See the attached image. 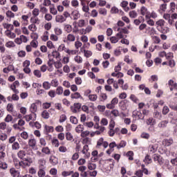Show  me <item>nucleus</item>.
Instances as JSON below:
<instances>
[{
  "mask_svg": "<svg viewBox=\"0 0 177 177\" xmlns=\"http://www.w3.org/2000/svg\"><path fill=\"white\" fill-rule=\"evenodd\" d=\"M82 107V104L80 102H75L73 104V106H71V111L72 113H74L75 114L78 113L80 110H81V108Z\"/></svg>",
  "mask_w": 177,
  "mask_h": 177,
  "instance_id": "obj_1",
  "label": "nucleus"
},
{
  "mask_svg": "<svg viewBox=\"0 0 177 177\" xmlns=\"http://www.w3.org/2000/svg\"><path fill=\"white\" fill-rule=\"evenodd\" d=\"M133 118L135 120H145V115L139 111H133L132 113Z\"/></svg>",
  "mask_w": 177,
  "mask_h": 177,
  "instance_id": "obj_2",
  "label": "nucleus"
},
{
  "mask_svg": "<svg viewBox=\"0 0 177 177\" xmlns=\"http://www.w3.org/2000/svg\"><path fill=\"white\" fill-rule=\"evenodd\" d=\"M10 173L13 177H19L20 176V171L16 170L14 167L10 169Z\"/></svg>",
  "mask_w": 177,
  "mask_h": 177,
  "instance_id": "obj_3",
  "label": "nucleus"
},
{
  "mask_svg": "<svg viewBox=\"0 0 177 177\" xmlns=\"http://www.w3.org/2000/svg\"><path fill=\"white\" fill-rule=\"evenodd\" d=\"M28 146L31 147L32 149H35V147L37 146V140H35V138L29 139Z\"/></svg>",
  "mask_w": 177,
  "mask_h": 177,
  "instance_id": "obj_4",
  "label": "nucleus"
},
{
  "mask_svg": "<svg viewBox=\"0 0 177 177\" xmlns=\"http://www.w3.org/2000/svg\"><path fill=\"white\" fill-rule=\"evenodd\" d=\"M50 162L52 164V165H57V164H59V158H57L56 156H50Z\"/></svg>",
  "mask_w": 177,
  "mask_h": 177,
  "instance_id": "obj_5",
  "label": "nucleus"
},
{
  "mask_svg": "<svg viewBox=\"0 0 177 177\" xmlns=\"http://www.w3.org/2000/svg\"><path fill=\"white\" fill-rule=\"evenodd\" d=\"M158 147L156 145H150L149 146V150L151 154H154L157 151Z\"/></svg>",
  "mask_w": 177,
  "mask_h": 177,
  "instance_id": "obj_6",
  "label": "nucleus"
},
{
  "mask_svg": "<svg viewBox=\"0 0 177 177\" xmlns=\"http://www.w3.org/2000/svg\"><path fill=\"white\" fill-rule=\"evenodd\" d=\"M55 21L57 23H64V21H66V18L63 15H57Z\"/></svg>",
  "mask_w": 177,
  "mask_h": 177,
  "instance_id": "obj_7",
  "label": "nucleus"
},
{
  "mask_svg": "<svg viewBox=\"0 0 177 177\" xmlns=\"http://www.w3.org/2000/svg\"><path fill=\"white\" fill-rule=\"evenodd\" d=\"M39 168H46V160L44 158L39 159L38 161Z\"/></svg>",
  "mask_w": 177,
  "mask_h": 177,
  "instance_id": "obj_8",
  "label": "nucleus"
},
{
  "mask_svg": "<svg viewBox=\"0 0 177 177\" xmlns=\"http://www.w3.org/2000/svg\"><path fill=\"white\" fill-rule=\"evenodd\" d=\"M163 142L165 146L169 147V146L174 144V140L172 138L165 139L164 140Z\"/></svg>",
  "mask_w": 177,
  "mask_h": 177,
  "instance_id": "obj_9",
  "label": "nucleus"
},
{
  "mask_svg": "<svg viewBox=\"0 0 177 177\" xmlns=\"http://www.w3.org/2000/svg\"><path fill=\"white\" fill-rule=\"evenodd\" d=\"M48 67H50V68H53V64H55V62L53 59V58H50V54H48Z\"/></svg>",
  "mask_w": 177,
  "mask_h": 177,
  "instance_id": "obj_10",
  "label": "nucleus"
},
{
  "mask_svg": "<svg viewBox=\"0 0 177 177\" xmlns=\"http://www.w3.org/2000/svg\"><path fill=\"white\" fill-rule=\"evenodd\" d=\"M71 99H83L82 96H81V94L78 92L72 93L71 95Z\"/></svg>",
  "mask_w": 177,
  "mask_h": 177,
  "instance_id": "obj_11",
  "label": "nucleus"
},
{
  "mask_svg": "<svg viewBox=\"0 0 177 177\" xmlns=\"http://www.w3.org/2000/svg\"><path fill=\"white\" fill-rule=\"evenodd\" d=\"M3 28H6V30H10V31H13L15 26L10 24H3Z\"/></svg>",
  "mask_w": 177,
  "mask_h": 177,
  "instance_id": "obj_12",
  "label": "nucleus"
},
{
  "mask_svg": "<svg viewBox=\"0 0 177 177\" xmlns=\"http://www.w3.org/2000/svg\"><path fill=\"white\" fill-rule=\"evenodd\" d=\"M46 169V168H39V171H38V176L39 177H44L45 176L46 172H45V170Z\"/></svg>",
  "mask_w": 177,
  "mask_h": 177,
  "instance_id": "obj_13",
  "label": "nucleus"
},
{
  "mask_svg": "<svg viewBox=\"0 0 177 177\" xmlns=\"http://www.w3.org/2000/svg\"><path fill=\"white\" fill-rule=\"evenodd\" d=\"M153 117L154 118H158V120H161V118H162V115L161 114V112H158V111L155 110L153 113Z\"/></svg>",
  "mask_w": 177,
  "mask_h": 177,
  "instance_id": "obj_14",
  "label": "nucleus"
},
{
  "mask_svg": "<svg viewBox=\"0 0 177 177\" xmlns=\"http://www.w3.org/2000/svg\"><path fill=\"white\" fill-rule=\"evenodd\" d=\"M88 99L91 102H96V100H97V95L90 94L88 95Z\"/></svg>",
  "mask_w": 177,
  "mask_h": 177,
  "instance_id": "obj_15",
  "label": "nucleus"
},
{
  "mask_svg": "<svg viewBox=\"0 0 177 177\" xmlns=\"http://www.w3.org/2000/svg\"><path fill=\"white\" fill-rule=\"evenodd\" d=\"M28 29L30 30V31H32V32H34L37 31V30H38V28H37V25H35V24H32L29 25Z\"/></svg>",
  "mask_w": 177,
  "mask_h": 177,
  "instance_id": "obj_16",
  "label": "nucleus"
},
{
  "mask_svg": "<svg viewBox=\"0 0 177 177\" xmlns=\"http://www.w3.org/2000/svg\"><path fill=\"white\" fill-rule=\"evenodd\" d=\"M17 156L19 158H21V160H23L24 157H26V151L21 150L17 153Z\"/></svg>",
  "mask_w": 177,
  "mask_h": 177,
  "instance_id": "obj_17",
  "label": "nucleus"
},
{
  "mask_svg": "<svg viewBox=\"0 0 177 177\" xmlns=\"http://www.w3.org/2000/svg\"><path fill=\"white\" fill-rule=\"evenodd\" d=\"M151 158L150 157V155L147 154L146 155L145 159H144V162H145V164H151Z\"/></svg>",
  "mask_w": 177,
  "mask_h": 177,
  "instance_id": "obj_18",
  "label": "nucleus"
},
{
  "mask_svg": "<svg viewBox=\"0 0 177 177\" xmlns=\"http://www.w3.org/2000/svg\"><path fill=\"white\" fill-rule=\"evenodd\" d=\"M129 15L131 19H136V17H138V12L135 10H132L129 12Z\"/></svg>",
  "mask_w": 177,
  "mask_h": 177,
  "instance_id": "obj_19",
  "label": "nucleus"
},
{
  "mask_svg": "<svg viewBox=\"0 0 177 177\" xmlns=\"http://www.w3.org/2000/svg\"><path fill=\"white\" fill-rule=\"evenodd\" d=\"M37 110V104H35V103L32 104L30 107V111L34 113H36Z\"/></svg>",
  "mask_w": 177,
  "mask_h": 177,
  "instance_id": "obj_20",
  "label": "nucleus"
},
{
  "mask_svg": "<svg viewBox=\"0 0 177 177\" xmlns=\"http://www.w3.org/2000/svg\"><path fill=\"white\" fill-rule=\"evenodd\" d=\"M168 124V120H163L160 122L158 124V127L159 128H165L167 127V124Z\"/></svg>",
  "mask_w": 177,
  "mask_h": 177,
  "instance_id": "obj_21",
  "label": "nucleus"
},
{
  "mask_svg": "<svg viewBox=\"0 0 177 177\" xmlns=\"http://www.w3.org/2000/svg\"><path fill=\"white\" fill-rule=\"evenodd\" d=\"M50 10L52 15H57V10L55 8V5L52 4L50 6Z\"/></svg>",
  "mask_w": 177,
  "mask_h": 177,
  "instance_id": "obj_22",
  "label": "nucleus"
},
{
  "mask_svg": "<svg viewBox=\"0 0 177 177\" xmlns=\"http://www.w3.org/2000/svg\"><path fill=\"white\" fill-rule=\"evenodd\" d=\"M126 156H127V157H129V160H130V161H132L133 160V151H129L126 153Z\"/></svg>",
  "mask_w": 177,
  "mask_h": 177,
  "instance_id": "obj_23",
  "label": "nucleus"
},
{
  "mask_svg": "<svg viewBox=\"0 0 177 177\" xmlns=\"http://www.w3.org/2000/svg\"><path fill=\"white\" fill-rule=\"evenodd\" d=\"M87 167L90 171H93V169H96L97 168L96 164L95 163H88Z\"/></svg>",
  "mask_w": 177,
  "mask_h": 177,
  "instance_id": "obj_24",
  "label": "nucleus"
},
{
  "mask_svg": "<svg viewBox=\"0 0 177 177\" xmlns=\"http://www.w3.org/2000/svg\"><path fill=\"white\" fill-rule=\"evenodd\" d=\"M127 146V142L122 140L120 142L118 145H117V149L120 150V149H122V147H125Z\"/></svg>",
  "mask_w": 177,
  "mask_h": 177,
  "instance_id": "obj_25",
  "label": "nucleus"
},
{
  "mask_svg": "<svg viewBox=\"0 0 177 177\" xmlns=\"http://www.w3.org/2000/svg\"><path fill=\"white\" fill-rule=\"evenodd\" d=\"M12 150H19L20 149V144L17 142H15L12 145Z\"/></svg>",
  "mask_w": 177,
  "mask_h": 177,
  "instance_id": "obj_26",
  "label": "nucleus"
},
{
  "mask_svg": "<svg viewBox=\"0 0 177 177\" xmlns=\"http://www.w3.org/2000/svg\"><path fill=\"white\" fill-rule=\"evenodd\" d=\"M51 142L52 145L55 146V147H59V146L60 145V144L59 143V140H57V138H53Z\"/></svg>",
  "mask_w": 177,
  "mask_h": 177,
  "instance_id": "obj_27",
  "label": "nucleus"
},
{
  "mask_svg": "<svg viewBox=\"0 0 177 177\" xmlns=\"http://www.w3.org/2000/svg\"><path fill=\"white\" fill-rule=\"evenodd\" d=\"M70 121L72 124H74L75 125L78 124V119L75 116H71Z\"/></svg>",
  "mask_w": 177,
  "mask_h": 177,
  "instance_id": "obj_28",
  "label": "nucleus"
},
{
  "mask_svg": "<svg viewBox=\"0 0 177 177\" xmlns=\"http://www.w3.org/2000/svg\"><path fill=\"white\" fill-rule=\"evenodd\" d=\"M53 57H55V59H60V53L57 50H53L52 52Z\"/></svg>",
  "mask_w": 177,
  "mask_h": 177,
  "instance_id": "obj_29",
  "label": "nucleus"
},
{
  "mask_svg": "<svg viewBox=\"0 0 177 177\" xmlns=\"http://www.w3.org/2000/svg\"><path fill=\"white\" fill-rule=\"evenodd\" d=\"M109 127L111 131H113L114 129V127H115V122L113 119L111 120Z\"/></svg>",
  "mask_w": 177,
  "mask_h": 177,
  "instance_id": "obj_30",
  "label": "nucleus"
},
{
  "mask_svg": "<svg viewBox=\"0 0 177 177\" xmlns=\"http://www.w3.org/2000/svg\"><path fill=\"white\" fill-rule=\"evenodd\" d=\"M33 74L37 78H41V77H42V74L41 73V71H39V70H35L33 71Z\"/></svg>",
  "mask_w": 177,
  "mask_h": 177,
  "instance_id": "obj_31",
  "label": "nucleus"
},
{
  "mask_svg": "<svg viewBox=\"0 0 177 177\" xmlns=\"http://www.w3.org/2000/svg\"><path fill=\"white\" fill-rule=\"evenodd\" d=\"M41 117H43L45 120H48L49 118V112L45 110L41 113Z\"/></svg>",
  "mask_w": 177,
  "mask_h": 177,
  "instance_id": "obj_32",
  "label": "nucleus"
},
{
  "mask_svg": "<svg viewBox=\"0 0 177 177\" xmlns=\"http://www.w3.org/2000/svg\"><path fill=\"white\" fill-rule=\"evenodd\" d=\"M67 39H68V41H70L71 42H74V41H75V36H74L72 34H69L67 36Z\"/></svg>",
  "mask_w": 177,
  "mask_h": 177,
  "instance_id": "obj_33",
  "label": "nucleus"
},
{
  "mask_svg": "<svg viewBox=\"0 0 177 177\" xmlns=\"http://www.w3.org/2000/svg\"><path fill=\"white\" fill-rule=\"evenodd\" d=\"M162 113L164 115H167V114L169 113V108L167 106H165L162 109Z\"/></svg>",
  "mask_w": 177,
  "mask_h": 177,
  "instance_id": "obj_34",
  "label": "nucleus"
},
{
  "mask_svg": "<svg viewBox=\"0 0 177 177\" xmlns=\"http://www.w3.org/2000/svg\"><path fill=\"white\" fill-rule=\"evenodd\" d=\"M118 12H120V10L117 7L113 6L111 8V13H112V15H116Z\"/></svg>",
  "mask_w": 177,
  "mask_h": 177,
  "instance_id": "obj_35",
  "label": "nucleus"
},
{
  "mask_svg": "<svg viewBox=\"0 0 177 177\" xmlns=\"http://www.w3.org/2000/svg\"><path fill=\"white\" fill-rule=\"evenodd\" d=\"M30 23H32V24H39L40 21H39V19H38V18H35L34 19L32 17H31L30 18Z\"/></svg>",
  "mask_w": 177,
  "mask_h": 177,
  "instance_id": "obj_36",
  "label": "nucleus"
},
{
  "mask_svg": "<svg viewBox=\"0 0 177 177\" xmlns=\"http://www.w3.org/2000/svg\"><path fill=\"white\" fill-rule=\"evenodd\" d=\"M65 31H66V32H71V31H73V27L71 26V25L70 24L66 25Z\"/></svg>",
  "mask_w": 177,
  "mask_h": 177,
  "instance_id": "obj_37",
  "label": "nucleus"
},
{
  "mask_svg": "<svg viewBox=\"0 0 177 177\" xmlns=\"http://www.w3.org/2000/svg\"><path fill=\"white\" fill-rule=\"evenodd\" d=\"M152 39L154 44H160V42H161V39H160V37H158V36H153L152 37Z\"/></svg>",
  "mask_w": 177,
  "mask_h": 177,
  "instance_id": "obj_38",
  "label": "nucleus"
},
{
  "mask_svg": "<svg viewBox=\"0 0 177 177\" xmlns=\"http://www.w3.org/2000/svg\"><path fill=\"white\" fill-rule=\"evenodd\" d=\"M66 140H69V141H71L73 139V136L70 132H67L66 133Z\"/></svg>",
  "mask_w": 177,
  "mask_h": 177,
  "instance_id": "obj_39",
  "label": "nucleus"
},
{
  "mask_svg": "<svg viewBox=\"0 0 177 177\" xmlns=\"http://www.w3.org/2000/svg\"><path fill=\"white\" fill-rule=\"evenodd\" d=\"M21 137L22 139H24L25 140L28 139V133L27 131H24L21 133Z\"/></svg>",
  "mask_w": 177,
  "mask_h": 177,
  "instance_id": "obj_40",
  "label": "nucleus"
},
{
  "mask_svg": "<svg viewBox=\"0 0 177 177\" xmlns=\"http://www.w3.org/2000/svg\"><path fill=\"white\" fill-rule=\"evenodd\" d=\"M54 31H55L56 35H62V34H63V30H62V29H60L59 28H55L54 29Z\"/></svg>",
  "mask_w": 177,
  "mask_h": 177,
  "instance_id": "obj_41",
  "label": "nucleus"
},
{
  "mask_svg": "<svg viewBox=\"0 0 177 177\" xmlns=\"http://www.w3.org/2000/svg\"><path fill=\"white\" fill-rule=\"evenodd\" d=\"M99 13H100V15L106 16V15H107V10L106 8H100Z\"/></svg>",
  "mask_w": 177,
  "mask_h": 177,
  "instance_id": "obj_42",
  "label": "nucleus"
},
{
  "mask_svg": "<svg viewBox=\"0 0 177 177\" xmlns=\"http://www.w3.org/2000/svg\"><path fill=\"white\" fill-rule=\"evenodd\" d=\"M6 48H15V42H13V41H8L6 44Z\"/></svg>",
  "mask_w": 177,
  "mask_h": 177,
  "instance_id": "obj_43",
  "label": "nucleus"
},
{
  "mask_svg": "<svg viewBox=\"0 0 177 177\" xmlns=\"http://www.w3.org/2000/svg\"><path fill=\"white\" fill-rule=\"evenodd\" d=\"M11 121H13V117H12L11 115H7L6 118H5V122H10Z\"/></svg>",
  "mask_w": 177,
  "mask_h": 177,
  "instance_id": "obj_44",
  "label": "nucleus"
},
{
  "mask_svg": "<svg viewBox=\"0 0 177 177\" xmlns=\"http://www.w3.org/2000/svg\"><path fill=\"white\" fill-rule=\"evenodd\" d=\"M48 96H50V97H55L56 96V91H55V90H50V91H48Z\"/></svg>",
  "mask_w": 177,
  "mask_h": 177,
  "instance_id": "obj_45",
  "label": "nucleus"
},
{
  "mask_svg": "<svg viewBox=\"0 0 177 177\" xmlns=\"http://www.w3.org/2000/svg\"><path fill=\"white\" fill-rule=\"evenodd\" d=\"M55 68H62L63 67V64H62V62L60 61L54 62Z\"/></svg>",
  "mask_w": 177,
  "mask_h": 177,
  "instance_id": "obj_46",
  "label": "nucleus"
},
{
  "mask_svg": "<svg viewBox=\"0 0 177 177\" xmlns=\"http://www.w3.org/2000/svg\"><path fill=\"white\" fill-rule=\"evenodd\" d=\"M156 24L160 27H163L164 24H165V21H164V19H160L156 21Z\"/></svg>",
  "mask_w": 177,
  "mask_h": 177,
  "instance_id": "obj_47",
  "label": "nucleus"
},
{
  "mask_svg": "<svg viewBox=\"0 0 177 177\" xmlns=\"http://www.w3.org/2000/svg\"><path fill=\"white\" fill-rule=\"evenodd\" d=\"M140 12H141V15H142V16H145V15H146L147 13H148L147 9V8L145 7V6L141 7Z\"/></svg>",
  "mask_w": 177,
  "mask_h": 177,
  "instance_id": "obj_48",
  "label": "nucleus"
},
{
  "mask_svg": "<svg viewBox=\"0 0 177 177\" xmlns=\"http://www.w3.org/2000/svg\"><path fill=\"white\" fill-rule=\"evenodd\" d=\"M57 95H62L63 94V87L58 86L56 89Z\"/></svg>",
  "mask_w": 177,
  "mask_h": 177,
  "instance_id": "obj_49",
  "label": "nucleus"
},
{
  "mask_svg": "<svg viewBox=\"0 0 177 177\" xmlns=\"http://www.w3.org/2000/svg\"><path fill=\"white\" fill-rule=\"evenodd\" d=\"M76 132H77V133H80V132H82L84 131V127H82V126L81 124H79L76 129H75Z\"/></svg>",
  "mask_w": 177,
  "mask_h": 177,
  "instance_id": "obj_50",
  "label": "nucleus"
},
{
  "mask_svg": "<svg viewBox=\"0 0 177 177\" xmlns=\"http://www.w3.org/2000/svg\"><path fill=\"white\" fill-rule=\"evenodd\" d=\"M43 87L46 90L50 89V84H49L48 82H44L43 83Z\"/></svg>",
  "mask_w": 177,
  "mask_h": 177,
  "instance_id": "obj_51",
  "label": "nucleus"
},
{
  "mask_svg": "<svg viewBox=\"0 0 177 177\" xmlns=\"http://www.w3.org/2000/svg\"><path fill=\"white\" fill-rule=\"evenodd\" d=\"M6 16H7V17H10V19H12V18L15 17V13H13L10 10H8L6 12Z\"/></svg>",
  "mask_w": 177,
  "mask_h": 177,
  "instance_id": "obj_52",
  "label": "nucleus"
},
{
  "mask_svg": "<svg viewBox=\"0 0 177 177\" xmlns=\"http://www.w3.org/2000/svg\"><path fill=\"white\" fill-rule=\"evenodd\" d=\"M0 168L1 169H8V165H7V163L5 162H1L0 163Z\"/></svg>",
  "mask_w": 177,
  "mask_h": 177,
  "instance_id": "obj_53",
  "label": "nucleus"
},
{
  "mask_svg": "<svg viewBox=\"0 0 177 177\" xmlns=\"http://www.w3.org/2000/svg\"><path fill=\"white\" fill-rule=\"evenodd\" d=\"M45 129L48 133H49V132H53V127H52V126L46 125Z\"/></svg>",
  "mask_w": 177,
  "mask_h": 177,
  "instance_id": "obj_54",
  "label": "nucleus"
},
{
  "mask_svg": "<svg viewBox=\"0 0 177 177\" xmlns=\"http://www.w3.org/2000/svg\"><path fill=\"white\" fill-rule=\"evenodd\" d=\"M30 45L32 48H38V41L37 40H32L30 42Z\"/></svg>",
  "mask_w": 177,
  "mask_h": 177,
  "instance_id": "obj_55",
  "label": "nucleus"
},
{
  "mask_svg": "<svg viewBox=\"0 0 177 177\" xmlns=\"http://www.w3.org/2000/svg\"><path fill=\"white\" fill-rule=\"evenodd\" d=\"M42 153H44L45 154H50V150L48 147H46L42 149L41 150Z\"/></svg>",
  "mask_w": 177,
  "mask_h": 177,
  "instance_id": "obj_56",
  "label": "nucleus"
},
{
  "mask_svg": "<svg viewBox=\"0 0 177 177\" xmlns=\"http://www.w3.org/2000/svg\"><path fill=\"white\" fill-rule=\"evenodd\" d=\"M141 138L142 139H149L150 138V134H149L148 133H142L141 134Z\"/></svg>",
  "mask_w": 177,
  "mask_h": 177,
  "instance_id": "obj_57",
  "label": "nucleus"
},
{
  "mask_svg": "<svg viewBox=\"0 0 177 177\" xmlns=\"http://www.w3.org/2000/svg\"><path fill=\"white\" fill-rule=\"evenodd\" d=\"M104 139L103 138H100L97 142V147H99L103 145Z\"/></svg>",
  "mask_w": 177,
  "mask_h": 177,
  "instance_id": "obj_58",
  "label": "nucleus"
},
{
  "mask_svg": "<svg viewBox=\"0 0 177 177\" xmlns=\"http://www.w3.org/2000/svg\"><path fill=\"white\" fill-rule=\"evenodd\" d=\"M84 56L86 57H91V56H92V51L84 50Z\"/></svg>",
  "mask_w": 177,
  "mask_h": 177,
  "instance_id": "obj_59",
  "label": "nucleus"
},
{
  "mask_svg": "<svg viewBox=\"0 0 177 177\" xmlns=\"http://www.w3.org/2000/svg\"><path fill=\"white\" fill-rule=\"evenodd\" d=\"M175 8H176V4H175L174 2L170 3V9L172 13L175 12Z\"/></svg>",
  "mask_w": 177,
  "mask_h": 177,
  "instance_id": "obj_60",
  "label": "nucleus"
},
{
  "mask_svg": "<svg viewBox=\"0 0 177 177\" xmlns=\"http://www.w3.org/2000/svg\"><path fill=\"white\" fill-rule=\"evenodd\" d=\"M75 61L78 64H81V63H82V57L77 55V56L75 57Z\"/></svg>",
  "mask_w": 177,
  "mask_h": 177,
  "instance_id": "obj_61",
  "label": "nucleus"
},
{
  "mask_svg": "<svg viewBox=\"0 0 177 177\" xmlns=\"http://www.w3.org/2000/svg\"><path fill=\"white\" fill-rule=\"evenodd\" d=\"M160 9L162 12H165L167 10V3H162L160 6Z\"/></svg>",
  "mask_w": 177,
  "mask_h": 177,
  "instance_id": "obj_62",
  "label": "nucleus"
},
{
  "mask_svg": "<svg viewBox=\"0 0 177 177\" xmlns=\"http://www.w3.org/2000/svg\"><path fill=\"white\" fill-rule=\"evenodd\" d=\"M67 120V116L64 114L62 115L59 118V122H64Z\"/></svg>",
  "mask_w": 177,
  "mask_h": 177,
  "instance_id": "obj_63",
  "label": "nucleus"
},
{
  "mask_svg": "<svg viewBox=\"0 0 177 177\" xmlns=\"http://www.w3.org/2000/svg\"><path fill=\"white\" fill-rule=\"evenodd\" d=\"M111 44H117V42H118V38H117L116 37H111Z\"/></svg>",
  "mask_w": 177,
  "mask_h": 177,
  "instance_id": "obj_64",
  "label": "nucleus"
}]
</instances>
